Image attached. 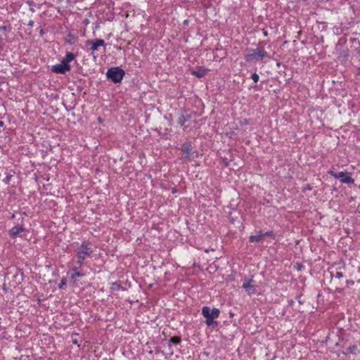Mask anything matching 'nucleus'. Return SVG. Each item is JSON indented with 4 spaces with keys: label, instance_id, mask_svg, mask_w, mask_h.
Masks as SVG:
<instances>
[{
    "label": "nucleus",
    "instance_id": "2eb2a0df",
    "mask_svg": "<svg viewBox=\"0 0 360 360\" xmlns=\"http://www.w3.org/2000/svg\"><path fill=\"white\" fill-rule=\"evenodd\" d=\"M77 264H79V266H81V265L82 264V263L85 259V257L78 255L77 253Z\"/></svg>",
    "mask_w": 360,
    "mask_h": 360
},
{
    "label": "nucleus",
    "instance_id": "0eeeda50",
    "mask_svg": "<svg viewBox=\"0 0 360 360\" xmlns=\"http://www.w3.org/2000/svg\"><path fill=\"white\" fill-rule=\"evenodd\" d=\"M87 44L91 45V50L93 51H97L98 47L103 46L105 45V41L103 39H96L95 41L88 40L86 41Z\"/></svg>",
    "mask_w": 360,
    "mask_h": 360
},
{
    "label": "nucleus",
    "instance_id": "f03ea898",
    "mask_svg": "<svg viewBox=\"0 0 360 360\" xmlns=\"http://www.w3.org/2000/svg\"><path fill=\"white\" fill-rule=\"evenodd\" d=\"M268 56V54L263 49L256 48L252 49L250 52L246 55L245 59L247 61L252 60H262L264 58Z\"/></svg>",
    "mask_w": 360,
    "mask_h": 360
},
{
    "label": "nucleus",
    "instance_id": "ddd939ff",
    "mask_svg": "<svg viewBox=\"0 0 360 360\" xmlns=\"http://www.w3.org/2000/svg\"><path fill=\"white\" fill-rule=\"evenodd\" d=\"M348 351L350 353L354 354H359L360 352L359 349H358L357 345H353L349 346V348H348Z\"/></svg>",
    "mask_w": 360,
    "mask_h": 360
},
{
    "label": "nucleus",
    "instance_id": "f257e3e1",
    "mask_svg": "<svg viewBox=\"0 0 360 360\" xmlns=\"http://www.w3.org/2000/svg\"><path fill=\"white\" fill-rule=\"evenodd\" d=\"M124 75V72L118 67L111 68L107 72L108 78L110 79L115 83L120 82Z\"/></svg>",
    "mask_w": 360,
    "mask_h": 360
},
{
    "label": "nucleus",
    "instance_id": "f3484780",
    "mask_svg": "<svg viewBox=\"0 0 360 360\" xmlns=\"http://www.w3.org/2000/svg\"><path fill=\"white\" fill-rule=\"evenodd\" d=\"M78 269L77 266H74L72 269V271H74L75 272V275L77 276V277H79V276H83L84 274L79 272V271H77V269Z\"/></svg>",
    "mask_w": 360,
    "mask_h": 360
},
{
    "label": "nucleus",
    "instance_id": "6ab92c4d",
    "mask_svg": "<svg viewBox=\"0 0 360 360\" xmlns=\"http://www.w3.org/2000/svg\"><path fill=\"white\" fill-rule=\"evenodd\" d=\"M252 79L255 83H257L259 80V75L257 73H253L252 75Z\"/></svg>",
    "mask_w": 360,
    "mask_h": 360
},
{
    "label": "nucleus",
    "instance_id": "39448f33",
    "mask_svg": "<svg viewBox=\"0 0 360 360\" xmlns=\"http://www.w3.org/2000/svg\"><path fill=\"white\" fill-rule=\"evenodd\" d=\"M70 70L69 64H65L62 61L59 64H56L51 67V71L55 73L64 74Z\"/></svg>",
    "mask_w": 360,
    "mask_h": 360
},
{
    "label": "nucleus",
    "instance_id": "9b49d317",
    "mask_svg": "<svg viewBox=\"0 0 360 360\" xmlns=\"http://www.w3.org/2000/svg\"><path fill=\"white\" fill-rule=\"evenodd\" d=\"M204 317L206 319L205 323L208 326H212V328H215L217 326V325H218L217 321H214V319L210 318L208 316H204Z\"/></svg>",
    "mask_w": 360,
    "mask_h": 360
},
{
    "label": "nucleus",
    "instance_id": "f8f14e48",
    "mask_svg": "<svg viewBox=\"0 0 360 360\" xmlns=\"http://www.w3.org/2000/svg\"><path fill=\"white\" fill-rule=\"evenodd\" d=\"M75 55L72 53H68L65 57L61 60L65 64H69L70 62L75 59Z\"/></svg>",
    "mask_w": 360,
    "mask_h": 360
},
{
    "label": "nucleus",
    "instance_id": "4be33fe9",
    "mask_svg": "<svg viewBox=\"0 0 360 360\" xmlns=\"http://www.w3.org/2000/svg\"><path fill=\"white\" fill-rule=\"evenodd\" d=\"M172 342L175 343V344H178L180 342V339L179 338H177V337H174V338H172Z\"/></svg>",
    "mask_w": 360,
    "mask_h": 360
},
{
    "label": "nucleus",
    "instance_id": "20e7f679",
    "mask_svg": "<svg viewBox=\"0 0 360 360\" xmlns=\"http://www.w3.org/2000/svg\"><path fill=\"white\" fill-rule=\"evenodd\" d=\"M219 310L217 308L211 309L209 307H203L202 309V314L203 316L217 319L219 316Z\"/></svg>",
    "mask_w": 360,
    "mask_h": 360
},
{
    "label": "nucleus",
    "instance_id": "dca6fc26",
    "mask_svg": "<svg viewBox=\"0 0 360 360\" xmlns=\"http://www.w3.org/2000/svg\"><path fill=\"white\" fill-rule=\"evenodd\" d=\"M182 150L184 153H189V152L191 151V146L190 145H184L183 146V148H182Z\"/></svg>",
    "mask_w": 360,
    "mask_h": 360
},
{
    "label": "nucleus",
    "instance_id": "423d86ee",
    "mask_svg": "<svg viewBox=\"0 0 360 360\" xmlns=\"http://www.w3.org/2000/svg\"><path fill=\"white\" fill-rule=\"evenodd\" d=\"M252 279H245L243 283L242 287L245 289L249 295L254 294L255 292V288Z\"/></svg>",
    "mask_w": 360,
    "mask_h": 360
},
{
    "label": "nucleus",
    "instance_id": "aec40b11",
    "mask_svg": "<svg viewBox=\"0 0 360 360\" xmlns=\"http://www.w3.org/2000/svg\"><path fill=\"white\" fill-rule=\"evenodd\" d=\"M66 285V279L65 278H63L60 281V283L59 285V288H63L64 285Z\"/></svg>",
    "mask_w": 360,
    "mask_h": 360
},
{
    "label": "nucleus",
    "instance_id": "a211bd4d",
    "mask_svg": "<svg viewBox=\"0 0 360 360\" xmlns=\"http://www.w3.org/2000/svg\"><path fill=\"white\" fill-rule=\"evenodd\" d=\"M70 277H71V281L72 283H75L77 281V276L75 275L74 271H72Z\"/></svg>",
    "mask_w": 360,
    "mask_h": 360
},
{
    "label": "nucleus",
    "instance_id": "412c9836",
    "mask_svg": "<svg viewBox=\"0 0 360 360\" xmlns=\"http://www.w3.org/2000/svg\"><path fill=\"white\" fill-rule=\"evenodd\" d=\"M335 276L337 278H340L343 277V274L342 272H340V271H336L335 274Z\"/></svg>",
    "mask_w": 360,
    "mask_h": 360
},
{
    "label": "nucleus",
    "instance_id": "4468645a",
    "mask_svg": "<svg viewBox=\"0 0 360 360\" xmlns=\"http://www.w3.org/2000/svg\"><path fill=\"white\" fill-rule=\"evenodd\" d=\"M205 70H198V71H192V74L193 75H195L197 77H203L205 75Z\"/></svg>",
    "mask_w": 360,
    "mask_h": 360
},
{
    "label": "nucleus",
    "instance_id": "b1692460",
    "mask_svg": "<svg viewBox=\"0 0 360 360\" xmlns=\"http://www.w3.org/2000/svg\"><path fill=\"white\" fill-rule=\"evenodd\" d=\"M3 125V122L0 121V126Z\"/></svg>",
    "mask_w": 360,
    "mask_h": 360
},
{
    "label": "nucleus",
    "instance_id": "6e6552de",
    "mask_svg": "<svg viewBox=\"0 0 360 360\" xmlns=\"http://www.w3.org/2000/svg\"><path fill=\"white\" fill-rule=\"evenodd\" d=\"M92 252V250L90 248L87 246L86 244L82 243L78 248L77 254L82 256L86 257L89 256Z\"/></svg>",
    "mask_w": 360,
    "mask_h": 360
},
{
    "label": "nucleus",
    "instance_id": "5701e85b",
    "mask_svg": "<svg viewBox=\"0 0 360 360\" xmlns=\"http://www.w3.org/2000/svg\"><path fill=\"white\" fill-rule=\"evenodd\" d=\"M179 124H181V125H183L184 123L185 122V119L184 117H180L179 120Z\"/></svg>",
    "mask_w": 360,
    "mask_h": 360
},
{
    "label": "nucleus",
    "instance_id": "9d476101",
    "mask_svg": "<svg viewBox=\"0 0 360 360\" xmlns=\"http://www.w3.org/2000/svg\"><path fill=\"white\" fill-rule=\"evenodd\" d=\"M23 231V228L20 226H16L13 227L10 233L13 236H18L20 233H21Z\"/></svg>",
    "mask_w": 360,
    "mask_h": 360
},
{
    "label": "nucleus",
    "instance_id": "7ed1b4c3",
    "mask_svg": "<svg viewBox=\"0 0 360 360\" xmlns=\"http://www.w3.org/2000/svg\"><path fill=\"white\" fill-rule=\"evenodd\" d=\"M328 174L335 179H340L341 183L343 184H353L354 182V179L349 176V173H345L343 172L336 173L332 170H330Z\"/></svg>",
    "mask_w": 360,
    "mask_h": 360
},
{
    "label": "nucleus",
    "instance_id": "1a4fd4ad",
    "mask_svg": "<svg viewBox=\"0 0 360 360\" xmlns=\"http://www.w3.org/2000/svg\"><path fill=\"white\" fill-rule=\"evenodd\" d=\"M264 234L262 232H258L256 235L251 236L249 238L250 241L252 243L259 242L262 240Z\"/></svg>",
    "mask_w": 360,
    "mask_h": 360
}]
</instances>
